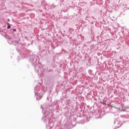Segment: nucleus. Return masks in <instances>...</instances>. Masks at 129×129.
Wrapping results in <instances>:
<instances>
[{
	"label": "nucleus",
	"instance_id": "obj_4",
	"mask_svg": "<svg viewBox=\"0 0 129 129\" xmlns=\"http://www.w3.org/2000/svg\"><path fill=\"white\" fill-rule=\"evenodd\" d=\"M14 31H15L16 32V29H14Z\"/></svg>",
	"mask_w": 129,
	"mask_h": 129
},
{
	"label": "nucleus",
	"instance_id": "obj_1",
	"mask_svg": "<svg viewBox=\"0 0 129 129\" xmlns=\"http://www.w3.org/2000/svg\"><path fill=\"white\" fill-rule=\"evenodd\" d=\"M35 95L36 96V99L37 100H40L41 98H42V96H43V94L42 93V92H36V90H35Z\"/></svg>",
	"mask_w": 129,
	"mask_h": 129
},
{
	"label": "nucleus",
	"instance_id": "obj_3",
	"mask_svg": "<svg viewBox=\"0 0 129 129\" xmlns=\"http://www.w3.org/2000/svg\"><path fill=\"white\" fill-rule=\"evenodd\" d=\"M7 29H11V25H9V23H8Z\"/></svg>",
	"mask_w": 129,
	"mask_h": 129
},
{
	"label": "nucleus",
	"instance_id": "obj_5",
	"mask_svg": "<svg viewBox=\"0 0 129 129\" xmlns=\"http://www.w3.org/2000/svg\"><path fill=\"white\" fill-rule=\"evenodd\" d=\"M9 22H10V19H8Z\"/></svg>",
	"mask_w": 129,
	"mask_h": 129
},
{
	"label": "nucleus",
	"instance_id": "obj_2",
	"mask_svg": "<svg viewBox=\"0 0 129 129\" xmlns=\"http://www.w3.org/2000/svg\"><path fill=\"white\" fill-rule=\"evenodd\" d=\"M41 4L44 7H46V6H47V3H46V1H45L44 0L41 2Z\"/></svg>",
	"mask_w": 129,
	"mask_h": 129
}]
</instances>
